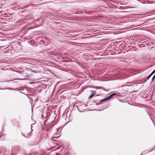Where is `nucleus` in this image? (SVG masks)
Listing matches in <instances>:
<instances>
[{
  "instance_id": "f257e3e1",
  "label": "nucleus",
  "mask_w": 155,
  "mask_h": 155,
  "mask_svg": "<svg viewBox=\"0 0 155 155\" xmlns=\"http://www.w3.org/2000/svg\"><path fill=\"white\" fill-rule=\"evenodd\" d=\"M94 88H96L97 89H102L103 90L105 91H108L107 90H106L104 87H100L99 86H95L94 87Z\"/></svg>"
},
{
  "instance_id": "f03ea898",
  "label": "nucleus",
  "mask_w": 155,
  "mask_h": 155,
  "mask_svg": "<svg viewBox=\"0 0 155 155\" xmlns=\"http://www.w3.org/2000/svg\"><path fill=\"white\" fill-rule=\"evenodd\" d=\"M116 95V93H114L110 95V96H108L107 97L109 98V100L111 99L114 96Z\"/></svg>"
},
{
  "instance_id": "7ed1b4c3",
  "label": "nucleus",
  "mask_w": 155,
  "mask_h": 155,
  "mask_svg": "<svg viewBox=\"0 0 155 155\" xmlns=\"http://www.w3.org/2000/svg\"><path fill=\"white\" fill-rule=\"evenodd\" d=\"M109 98L108 97H107L106 98H104L103 99L100 101V102H104V101H106L108 100H109Z\"/></svg>"
},
{
  "instance_id": "20e7f679",
  "label": "nucleus",
  "mask_w": 155,
  "mask_h": 155,
  "mask_svg": "<svg viewBox=\"0 0 155 155\" xmlns=\"http://www.w3.org/2000/svg\"><path fill=\"white\" fill-rule=\"evenodd\" d=\"M59 137H53L52 138H51V140L53 141H56V140H55V138H58L59 137Z\"/></svg>"
},
{
  "instance_id": "39448f33",
  "label": "nucleus",
  "mask_w": 155,
  "mask_h": 155,
  "mask_svg": "<svg viewBox=\"0 0 155 155\" xmlns=\"http://www.w3.org/2000/svg\"><path fill=\"white\" fill-rule=\"evenodd\" d=\"M91 94H92L94 95L96 94V92L93 90L91 91Z\"/></svg>"
},
{
  "instance_id": "423d86ee",
  "label": "nucleus",
  "mask_w": 155,
  "mask_h": 155,
  "mask_svg": "<svg viewBox=\"0 0 155 155\" xmlns=\"http://www.w3.org/2000/svg\"><path fill=\"white\" fill-rule=\"evenodd\" d=\"M25 79H20V78H18V79H14L13 80H9V81H14L15 80H25Z\"/></svg>"
},
{
  "instance_id": "0eeeda50",
  "label": "nucleus",
  "mask_w": 155,
  "mask_h": 155,
  "mask_svg": "<svg viewBox=\"0 0 155 155\" xmlns=\"http://www.w3.org/2000/svg\"><path fill=\"white\" fill-rule=\"evenodd\" d=\"M94 95L91 94V95L89 97V99H91L94 96Z\"/></svg>"
},
{
  "instance_id": "6e6552de",
  "label": "nucleus",
  "mask_w": 155,
  "mask_h": 155,
  "mask_svg": "<svg viewBox=\"0 0 155 155\" xmlns=\"http://www.w3.org/2000/svg\"><path fill=\"white\" fill-rule=\"evenodd\" d=\"M153 74L151 73L150 74L148 77L147 78V80H148L149 79V78H150V77L153 75Z\"/></svg>"
},
{
  "instance_id": "1a4fd4ad",
  "label": "nucleus",
  "mask_w": 155,
  "mask_h": 155,
  "mask_svg": "<svg viewBox=\"0 0 155 155\" xmlns=\"http://www.w3.org/2000/svg\"><path fill=\"white\" fill-rule=\"evenodd\" d=\"M33 124H31V131L30 132V133H29V134L30 135V133H31V131H33V129H32V125Z\"/></svg>"
},
{
  "instance_id": "9d476101",
  "label": "nucleus",
  "mask_w": 155,
  "mask_h": 155,
  "mask_svg": "<svg viewBox=\"0 0 155 155\" xmlns=\"http://www.w3.org/2000/svg\"><path fill=\"white\" fill-rule=\"evenodd\" d=\"M155 78V74L154 75L152 78V81H153L154 79Z\"/></svg>"
},
{
  "instance_id": "9b49d317",
  "label": "nucleus",
  "mask_w": 155,
  "mask_h": 155,
  "mask_svg": "<svg viewBox=\"0 0 155 155\" xmlns=\"http://www.w3.org/2000/svg\"><path fill=\"white\" fill-rule=\"evenodd\" d=\"M155 73V69L151 73L153 74H154Z\"/></svg>"
},
{
  "instance_id": "f8f14e48",
  "label": "nucleus",
  "mask_w": 155,
  "mask_h": 155,
  "mask_svg": "<svg viewBox=\"0 0 155 155\" xmlns=\"http://www.w3.org/2000/svg\"><path fill=\"white\" fill-rule=\"evenodd\" d=\"M84 13L85 14H89V13H88L87 12H84Z\"/></svg>"
},
{
  "instance_id": "ddd939ff",
  "label": "nucleus",
  "mask_w": 155,
  "mask_h": 155,
  "mask_svg": "<svg viewBox=\"0 0 155 155\" xmlns=\"http://www.w3.org/2000/svg\"><path fill=\"white\" fill-rule=\"evenodd\" d=\"M84 12H82V11H81V12H80V13H81V14H82V13H84Z\"/></svg>"
},
{
  "instance_id": "4468645a",
  "label": "nucleus",
  "mask_w": 155,
  "mask_h": 155,
  "mask_svg": "<svg viewBox=\"0 0 155 155\" xmlns=\"http://www.w3.org/2000/svg\"><path fill=\"white\" fill-rule=\"evenodd\" d=\"M47 130V131H49V129H48Z\"/></svg>"
},
{
  "instance_id": "2eb2a0df",
  "label": "nucleus",
  "mask_w": 155,
  "mask_h": 155,
  "mask_svg": "<svg viewBox=\"0 0 155 155\" xmlns=\"http://www.w3.org/2000/svg\"><path fill=\"white\" fill-rule=\"evenodd\" d=\"M136 91H133L132 92H136Z\"/></svg>"
},
{
  "instance_id": "dca6fc26",
  "label": "nucleus",
  "mask_w": 155,
  "mask_h": 155,
  "mask_svg": "<svg viewBox=\"0 0 155 155\" xmlns=\"http://www.w3.org/2000/svg\"><path fill=\"white\" fill-rule=\"evenodd\" d=\"M34 72H35V73H37V72H36L35 71H34Z\"/></svg>"
},
{
  "instance_id": "f3484780",
  "label": "nucleus",
  "mask_w": 155,
  "mask_h": 155,
  "mask_svg": "<svg viewBox=\"0 0 155 155\" xmlns=\"http://www.w3.org/2000/svg\"><path fill=\"white\" fill-rule=\"evenodd\" d=\"M22 135H23V136H24L25 137H26V136H24L23 134H22Z\"/></svg>"
},
{
  "instance_id": "a211bd4d",
  "label": "nucleus",
  "mask_w": 155,
  "mask_h": 155,
  "mask_svg": "<svg viewBox=\"0 0 155 155\" xmlns=\"http://www.w3.org/2000/svg\"><path fill=\"white\" fill-rule=\"evenodd\" d=\"M30 135H29L28 136V137H30Z\"/></svg>"
},
{
  "instance_id": "6ab92c4d",
  "label": "nucleus",
  "mask_w": 155,
  "mask_h": 155,
  "mask_svg": "<svg viewBox=\"0 0 155 155\" xmlns=\"http://www.w3.org/2000/svg\"><path fill=\"white\" fill-rule=\"evenodd\" d=\"M140 155H142L141 154Z\"/></svg>"
}]
</instances>
